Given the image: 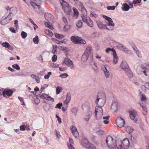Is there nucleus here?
Returning a JSON list of instances; mask_svg holds the SVG:
<instances>
[{
  "mask_svg": "<svg viewBox=\"0 0 149 149\" xmlns=\"http://www.w3.org/2000/svg\"><path fill=\"white\" fill-rule=\"evenodd\" d=\"M130 143L127 138L124 139L122 141L120 140L116 141V145L118 149H126L129 148Z\"/></svg>",
  "mask_w": 149,
  "mask_h": 149,
  "instance_id": "nucleus-1",
  "label": "nucleus"
},
{
  "mask_svg": "<svg viewBox=\"0 0 149 149\" xmlns=\"http://www.w3.org/2000/svg\"><path fill=\"white\" fill-rule=\"evenodd\" d=\"M106 97L104 94L103 93L98 94L95 101L96 106L100 107L104 106L106 102Z\"/></svg>",
  "mask_w": 149,
  "mask_h": 149,
  "instance_id": "nucleus-2",
  "label": "nucleus"
},
{
  "mask_svg": "<svg viewBox=\"0 0 149 149\" xmlns=\"http://www.w3.org/2000/svg\"><path fill=\"white\" fill-rule=\"evenodd\" d=\"M106 143L108 149H116L115 141L110 136H108L106 138Z\"/></svg>",
  "mask_w": 149,
  "mask_h": 149,
  "instance_id": "nucleus-3",
  "label": "nucleus"
},
{
  "mask_svg": "<svg viewBox=\"0 0 149 149\" xmlns=\"http://www.w3.org/2000/svg\"><path fill=\"white\" fill-rule=\"evenodd\" d=\"M102 107L96 106L95 108V118L97 119L98 120L101 119L103 113Z\"/></svg>",
  "mask_w": 149,
  "mask_h": 149,
  "instance_id": "nucleus-4",
  "label": "nucleus"
},
{
  "mask_svg": "<svg viewBox=\"0 0 149 149\" xmlns=\"http://www.w3.org/2000/svg\"><path fill=\"white\" fill-rule=\"evenodd\" d=\"M71 40L73 42L76 44L80 43L85 44L86 43L85 40L78 36H72L71 37Z\"/></svg>",
  "mask_w": 149,
  "mask_h": 149,
  "instance_id": "nucleus-5",
  "label": "nucleus"
},
{
  "mask_svg": "<svg viewBox=\"0 0 149 149\" xmlns=\"http://www.w3.org/2000/svg\"><path fill=\"white\" fill-rule=\"evenodd\" d=\"M83 146L88 149H96L95 146L88 142L87 139H85L83 142Z\"/></svg>",
  "mask_w": 149,
  "mask_h": 149,
  "instance_id": "nucleus-6",
  "label": "nucleus"
},
{
  "mask_svg": "<svg viewBox=\"0 0 149 149\" xmlns=\"http://www.w3.org/2000/svg\"><path fill=\"white\" fill-rule=\"evenodd\" d=\"M116 123L118 127L121 128L124 127L125 123L123 118L121 117H118L116 120Z\"/></svg>",
  "mask_w": 149,
  "mask_h": 149,
  "instance_id": "nucleus-7",
  "label": "nucleus"
},
{
  "mask_svg": "<svg viewBox=\"0 0 149 149\" xmlns=\"http://www.w3.org/2000/svg\"><path fill=\"white\" fill-rule=\"evenodd\" d=\"M2 92H3L2 95L3 97L8 98L11 96L13 93V91L11 89H2Z\"/></svg>",
  "mask_w": 149,
  "mask_h": 149,
  "instance_id": "nucleus-8",
  "label": "nucleus"
},
{
  "mask_svg": "<svg viewBox=\"0 0 149 149\" xmlns=\"http://www.w3.org/2000/svg\"><path fill=\"white\" fill-rule=\"evenodd\" d=\"M10 15H8L7 16H3L1 20V23L2 25L7 24L12 19V17H10Z\"/></svg>",
  "mask_w": 149,
  "mask_h": 149,
  "instance_id": "nucleus-9",
  "label": "nucleus"
},
{
  "mask_svg": "<svg viewBox=\"0 0 149 149\" xmlns=\"http://www.w3.org/2000/svg\"><path fill=\"white\" fill-rule=\"evenodd\" d=\"M64 63L71 69H73L74 67V65L73 64L72 61L68 58H65Z\"/></svg>",
  "mask_w": 149,
  "mask_h": 149,
  "instance_id": "nucleus-10",
  "label": "nucleus"
},
{
  "mask_svg": "<svg viewBox=\"0 0 149 149\" xmlns=\"http://www.w3.org/2000/svg\"><path fill=\"white\" fill-rule=\"evenodd\" d=\"M118 103L117 101H114L111 103V108L112 111L114 112L116 111L118 109Z\"/></svg>",
  "mask_w": 149,
  "mask_h": 149,
  "instance_id": "nucleus-11",
  "label": "nucleus"
},
{
  "mask_svg": "<svg viewBox=\"0 0 149 149\" xmlns=\"http://www.w3.org/2000/svg\"><path fill=\"white\" fill-rule=\"evenodd\" d=\"M40 97L42 99L47 100H52L53 102H54V100L51 97L49 96V95L45 93H42L40 95Z\"/></svg>",
  "mask_w": 149,
  "mask_h": 149,
  "instance_id": "nucleus-12",
  "label": "nucleus"
},
{
  "mask_svg": "<svg viewBox=\"0 0 149 149\" xmlns=\"http://www.w3.org/2000/svg\"><path fill=\"white\" fill-rule=\"evenodd\" d=\"M120 68L125 72L130 68L127 62L125 61H122L120 65Z\"/></svg>",
  "mask_w": 149,
  "mask_h": 149,
  "instance_id": "nucleus-13",
  "label": "nucleus"
},
{
  "mask_svg": "<svg viewBox=\"0 0 149 149\" xmlns=\"http://www.w3.org/2000/svg\"><path fill=\"white\" fill-rule=\"evenodd\" d=\"M70 129L72 132L74 137H77L79 136V134L76 127L74 126L71 127Z\"/></svg>",
  "mask_w": 149,
  "mask_h": 149,
  "instance_id": "nucleus-14",
  "label": "nucleus"
},
{
  "mask_svg": "<svg viewBox=\"0 0 149 149\" xmlns=\"http://www.w3.org/2000/svg\"><path fill=\"white\" fill-rule=\"evenodd\" d=\"M106 25L107 26L106 29L112 31L113 29L115 24L113 22V21L112 20L108 22Z\"/></svg>",
  "mask_w": 149,
  "mask_h": 149,
  "instance_id": "nucleus-15",
  "label": "nucleus"
},
{
  "mask_svg": "<svg viewBox=\"0 0 149 149\" xmlns=\"http://www.w3.org/2000/svg\"><path fill=\"white\" fill-rule=\"evenodd\" d=\"M0 44L3 47L6 48L10 50H12L13 48L7 42H0Z\"/></svg>",
  "mask_w": 149,
  "mask_h": 149,
  "instance_id": "nucleus-16",
  "label": "nucleus"
},
{
  "mask_svg": "<svg viewBox=\"0 0 149 149\" xmlns=\"http://www.w3.org/2000/svg\"><path fill=\"white\" fill-rule=\"evenodd\" d=\"M10 13L9 15H10V17L12 18L13 16L16 14L17 10L16 7H13L10 9Z\"/></svg>",
  "mask_w": 149,
  "mask_h": 149,
  "instance_id": "nucleus-17",
  "label": "nucleus"
},
{
  "mask_svg": "<svg viewBox=\"0 0 149 149\" xmlns=\"http://www.w3.org/2000/svg\"><path fill=\"white\" fill-rule=\"evenodd\" d=\"M97 25L99 29H106L107 26L103 24L100 20H97L96 22Z\"/></svg>",
  "mask_w": 149,
  "mask_h": 149,
  "instance_id": "nucleus-18",
  "label": "nucleus"
},
{
  "mask_svg": "<svg viewBox=\"0 0 149 149\" xmlns=\"http://www.w3.org/2000/svg\"><path fill=\"white\" fill-rule=\"evenodd\" d=\"M130 118L134 120L135 117L137 115V111L134 110H132L130 111Z\"/></svg>",
  "mask_w": 149,
  "mask_h": 149,
  "instance_id": "nucleus-19",
  "label": "nucleus"
},
{
  "mask_svg": "<svg viewBox=\"0 0 149 149\" xmlns=\"http://www.w3.org/2000/svg\"><path fill=\"white\" fill-rule=\"evenodd\" d=\"M71 94L70 93L68 92L67 94L66 99L64 102V103L66 104H68L71 100Z\"/></svg>",
  "mask_w": 149,
  "mask_h": 149,
  "instance_id": "nucleus-20",
  "label": "nucleus"
},
{
  "mask_svg": "<svg viewBox=\"0 0 149 149\" xmlns=\"http://www.w3.org/2000/svg\"><path fill=\"white\" fill-rule=\"evenodd\" d=\"M39 0H37L36 1H33V0H31V1L30 2V3L32 6L33 8H39V6L37 5L35 2H37V1H38Z\"/></svg>",
  "mask_w": 149,
  "mask_h": 149,
  "instance_id": "nucleus-21",
  "label": "nucleus"
},
{
  "mask_svg": "<svg viewBox=\"0 0 149 149\" xmlns=\"http://www.w3.org/2000/svg\"><path fill=\"white\" fill-rule=\"evenodd\" d=\"M65 12L68 14H70L72 11L71 7L69 5L63 9Z\"/></svg>",
  "mask_w": 149,
  "mask_h": 149,
  "instance_id": "nucleus-22",
  "label": "nucleus"
},
{
  "mask_svg": "<svg viewBox=\"0 0 149 149\" xmlns=\"http://www.w3.org/2000/svg\"><path fill=\"white\" fill-rule=\"evenodd\" d=\"M91 111H89L86 113L84 118L85 120L86 121H88L90 118L92 114Z\"/></svg>",
  "mask_w": 149,
  "mask_h": 149,
  "instance_id": "nucleus-23",
  "label": "nucleus"
},
{
  "mask_svg": "<svg viewBox=\"0 0 149 149\" xmlns=\"http://www.w3.org/2000/svg\"><path fill=\"white\" fill-rule=\"evenodd\" d=\"M45 19L47 21H49L53 18L52 15L50 13H46L44 15Z\"/></svg>",
  "mask_w": 149,
  "mask_h": 149,
  "instance_id": "nucleus-24",
  "label": "nucleus"
},
{
  "mask_svg": "<svg viewBox=\"0 0 149 149\" xmlns=\"http://www.w3.org/2000/svg\"><path fill=\"white\" fill-rule=\"evenodd\" d=\"M60 2L63 9L69 5V4L64 0H60Z\"/></svg>",
  "mask_w": 149,
  "mask_h": 149,
  "instance_id": "nucleus-25",
  "label": "nucleus"
},
{
  "mask_svg": "<svg viewBox=\"0 0 149 149\" xmlns=\"http://www.w3.org/2000/svg\"><path fill=\"white\" fill-rule=\"evenodd\" d=\"M125 72L129 77L132 78L133 77V73L130 70V68L125 71Z\"/></svg>",
  "mask_w": 149,
  "mask_h": 149,
  "instance_id": "nucleus-26",
  "label": "nucleus"
},
{
  "mask_svg": "<svg viewBox=\"0 0 149 149\" xmlns=\"http://www.w3.org/2000/svg\"><path fill=\"white\" fill-rule=\"evenodd\" d=\"M122 6V9L123 11H128L130 9L129 6L126 3L123 4Z\"/></svg>",
  "mask_w": 149,
  "mask_h": 149,
  "instance_id": "nucleus-27",
  "label": "nucleus"
},
{
  "mask_svg": "<svg viewBox=\"0 0 149 149\" xmlns=\"http://www.w3.org/2000/svg\"><path fill=\"white\" fill-rule=\"evenodd\" d=\"M119 47L120 49L126 53H128V52L129 51L127 48H126L124 46L121 44H119Z\"/></svg>",
  "mask_w": 149,
  "mask_h": 149,
  "instance_id": "nucleus-28",
  "label": "nucleus"
},
{
  "mask_svg": "<svg viewBox=\"0 0 149 149\" xmlns=\"http://www.w3.org/2000/svg\"><path fill=\"white\" fill-rule=\"evenodd\" d=\"M132 47L134 51L135 52L136 54L138 56V57H141V56L140 52V51L138 50L136 46L134 45L132 46Z\"/></svg>",
  "mask_w": 149,
  "mask_h": 149,
  "instance_id": "nucleus-29",
  "label": "nucleus"
},
{
  "mask_svg": "<svg viewBox=\"0 0 149 149\" xmlns=\"http://www.w3.org/2000/svg\"><path fill=\"white\" fill-rule=\"evenodd\" d=\"M78 111L77 108L75 107H72L71 109L72 113L73 115H76L78 113Z\"/></svg>",
  "mask_w": 149,
  "mask_h": 149,
  "instance_id": "nucleus-30",
  "label": "nucleus"
},
{
  "mask_svg": "<svg viewBox=\"0 0 149 149\" xmlns=\"http://www.w3.org/2000/svg\"><path fill=\"white\" fill-rule=\"evenodd\" d=\"M113 62L114 64H116L118 62V57L117 55V54L116 52L114 53H113Z\"/></svg>",
  "mask_w": 149,
  "mask_h": 149,
  "instance_id": "nucleus-31",
  "label": "nucleus"
},
{
  "mask_svg": "<svg viewBox=\"0 0 149 149\" xmlns=\"http://www.w3.org/2000/svg\"><path fill=\"white\" fill-rule=\"evenodd\" d=\"M92 47H88L86 49L84 53L88 55V56L90 55L91 53Z\"/></svg>",
  "mask_w": 149,
  "mask_h": 149,
  "instance_id": "nucleus-32",
  "label": "nucleus"
},
{
  "mask_svg": "<svg viewBox=\"0 0 149 149\" xmlns=\"http://www.w3.org/2000/svg\"><path fill=\"white\" fill-rule=\"evenodd\" d=\"M89 56L88 55L84 53L82 56V61L84 62L86 61L87 60Z\"/></svg>",
  "mask_w": 149,
  "mask_h": 149,
  "instance_id": "nucleus-33",
  "label": "nucleus"
},
{
  "mask_svg": "<svg viewBox=\"0 0 149 149\" xmlns=\"http://www.w3.org/2000/svg\"><path fill=\"white\" fill-rule=\"evenodd\" d=\"M109 117L110 116H109L103 117V119L104 120L103 121V122L104 124H107L109 123L108 120Z\"/></svg>",
  "mask_w": 149,
  "mask_h": 149,
  "instance_id": "nucleus-34",
  "label": "nucleus"
},
{
  "mask_svg": "<svg viewBox=\"0 0 149 149\" xmlns=\"http://www.w3.org/2000/svg\"><path fill=\"white\" fill-rule=\"evenodd\" d=\"M125 128L127 132L128 133H131L133 131V129L130 127H126Z\"/></svg>",
  "mask_w": 149,
  "mask_h": 149,
  "instance_id": "nucleus-35",
  "label": "nucleus"
},
{
  "mask_svg": "<svg viewBox=\"0 0 149 149\" xmlns=\"http://www.w3.org/2000/svg\"><path fill=\"white\" fill-rule=\"evenodd\" d=\"M45 32L47 35L49 36H52L53 35V33L49 30L48 29H46L45 31Z\"/></svg>",
  "mask_w": 149,
  "mask_h": 149,
  "instance_id": "nucleus-36",
  "label": "nucleus"
},
{
  "mask_svg": "<svg viewBox=\"0 0 149 149\" xmlns=\"http://www.w3.org/2000/svg\"><path fill=\"white\" fill-rule=\"evenodd\" d=\"M62 88L60 86H58L56 88V93L57 94H58L62 91Z\"/></svg>",
  "mask_w": 149,
  "mask_h": 149,
  "instance_id": "nucleus-37",
  "label": "nucleus"
},
{
  "mask_svg": "<svg viewBox=\"0 0 149 149\" xmlns=\"http://www.w3.org/2000/svg\"><path fill=\"white\" fill-rule=\"evenodd\" d=\"M109 51H111L113 52V53L116 52L115 50L113 48H111L109 47L107 48L105 50V52L106 53H108Z\"/></svg>",
  "mask_w": 149,
  "mask_h": 149,
  "instance_id": "nucleus-38",
  "label": "nucleus"
},
{
  "mask_svg": "<svg viewBox=\"0 0 149 149\" xmlns=\"http://www.w3.org/2000/svg\"><path fill=\"white\" fill-rule=\"evenodd\" d=\"M83 24L81 20H78L77 23H76V26L78 28H81Z\"/></svg>",
  "mask_w": 149,
  "mask_h": 149,
  "instance_id": "nucleus-39",
  "label": "nucleus"
},
{
  "mask_svg": "<svg viewBox=\"0 0 149 149\" xmlns=\"http://www.w3.org/2000/svg\"><path fill=\"white\" fill-rule=\"evenodd\" d=\"M101 69L104 72V74H105V72L108 70L106 66L104 65H102Z\"/></svg>",
  "mask_w": 149,
  "mask_h": 149,
  "instance_id": "nucleus-40",
  "label": "nucleus"
},
{
  "mask_svg": "<svg viewBox=\"0 0 149 149\" xmlns=\"http://www.w3.org/2000/svg\"><path fill=\"white\" fill-rule=\"evenodd\" d=\"M77 4L79 5L80 6V8L82 10H85V8H84L83 3L80 1H78V3Z\"/></svg>",
  "mask_w": 149,
  "mask_h": 149,
  "instance_id": "nucleus-41",
  "label": "nucleus"
},
{
  "mask_svg": "<svg viewBox=\"0 0 149 149\" xmlns=\"http://www.w3.org/2000/svg\"><path fill=\"white\" fill-rule=\"evenodd\" d=\"M55 35L56 37L58 39L62 38L64 37L63 35L56 33H55Z\"/></svg>",
  "mask_w": 149,
  "mask_h": 149,
  "instance_id": "nucleus-42",
  "label": "nucleus"
},
{
  "mask_svg": "<svg viewBox=\"0 0 149 149\" xmlns=\"http://www.w3.org/2000/svg\"><path fill=\"white\" fill-rule=\"evenodd\" d=\"M34 43L35 44H38L39 42L38 37L37 36H36V37L33 39Z\"/></svg>",
  "mask_w": 149,
  "mask_h": 149,
  "instance_id": "nucleus-43",
  "label": "nucleus"
},
{
  "mask_svg": "<svg viewBox=\"0 0 149 149\" xmlns=\"http://www.w3.org/2000/svg\"><path fill=\"white\" fill-rule=\"evenodd\" d=\"M57 46L56 45H53V49L52 50V52L53 54H55L56 52Z\"/></svg>",
  "mask_w": 149,
  "mask_h": 149,
  "instance_id": "nucleus-44",
  "label": "nucleus"
},
{
  "mask_svg": "<svg viewBox=\"0 0 149 149\" xmlns=\"http://www.w3.org/2000/svg\"><path fill=\"white\" fill-rule=\"evenodd\" d=\"M142 107L143 108V110L144 111L143 113V114L144 115H146L147 113V109L146 107V106H142Z\"/></svg>",
  "mask_w": 149,
  "mask_h": 149,
  "instance_id": "nucleus-45",
  "label": "nucleus"
},
{
  "mask_svg": "<svg viewBox=\"0 0 149 149\" xmlns=\"http://www.w3.org/2000/svg\"><path fill=\"white\" fill-rule=\"evenodd\" d=\"M143 68L146 70H149V63H147L144 64L143 65Z\"/></svg>",
  "mask_w": 149,
  "mask_h": 149,
  "instance_id": "nucleus-46",
  "label": "nucleus"
},
{
  "mask_svg": "<svg viewBox=\"0 0 149 149\" xmlns=\"http://www.w3.org/2000/svg\"><path fill=\"white\" fill-rule=\"evenodd\" d=\"M102 17L104 18L106 20L108 21V22L112 21V19L110 17H109L106 15H103Z\"/></svg>",
  "mask_w": 149,
  "mask_h": 149,
  "instance_id": "nucleus-47",
  "label": "nucleus"
},
{
  "mask_svg": "<svg viewBox=\"0 0 149 149\" xmlns=\"http://www.w3.org/2000/svg\"><path fill=\"white\" fill-rule=\"evenodd\" d=\"M68 76V74L67 73H65L62 74L60 75L59 76L60 77H61L62 79L65 78L67 77Z\"/></svg>",
  "mask_w": 149,
  "mask_h": 149,
  "instance_id": "nucleus-48",
  "label": "nucleus"
},
{
  "mask_svg": "<svg viewBox=\"0 0 149 149\" xmlns=\"http://www.w3.org/2000/svg\"><path fill=\"white\" fill-rule=\"evenodd\" d=\"M12 67L13 68L16 69L17 70H19L20 68L19 65L17 64H15L12 65Z\"/></svg>",
  "mask_w": 149,
  "mask_h": 149,
  "instance_id": "nucleus-49",
  "label": "nucleus"
},
{
  "mask_svg": "<svg viewBox=\"0 0 149 149\" xmlns=\"http://www.w3.org/2000/svg\"><path fill=\"white\" fill-rule=\"evenodd\" d=\"M21 35L23 38H25L27 36V33L24 31H22L21 33Z\"/></svg>",
  "mask_w": 149,
  "mask_h": 149,
  "instance_id": "nucleus-50",
  "label": "nucleus"
},
{
  "mask_svg": "<svg viewBox=\"0 0 149 149\" xmlns=\"http://www.w3.org/2000/svg\"><path fill=\"white\" fill-rule=\"evenodd\" d=\"M52 40L53 41L55 42L57 44H61L63 43V42H60L57 39L55 38H52Z\"/></svg>",
  "mask_w": 149,
  "mask_h": 149,
  "instance_id": "nucleus-51",
  "label": "nucleus"
},
{
  "mask_svg": "<svg viewBox=\"0 0 149 149\" xmlns=\"http://www.w3.org/2000/svg\"><path fill=\"white\" fill-rule=\"evenodd\" d=\"M87 25L91 27H92L93 26V21L91 20H90L88 22V21L86 23Z\"/></svg>",
  "mask_w": 149,
  "mask_h": 149,
  "instance_id": "nucleus-52",
  "label": "nucleus"
},
{
  "mask_svg": "<svg viewBox=\"0 0 149 149\" xmlns=\"http://www.w3.org/2000/svg\"><path fill=\"white\" fill-rule=\"evenodd\" d=\"M73 10L75 15L77 16L79 15L78 11L76 8L74 7L73 8Z\"/></svg>",
  "mask_w": 149,
  "mask_h": 149,
  "instance_id": "nucleus-53",
  "label": "nucleus"
},
{
  "mask_svg": "<svg viewBox=\"0 0 149 149\" xmlns=\"http://www.w3.org/2000/svg\"><path fill=\"white\" fill-rule=\"evenodd\" d=\"M115 6H108L107 7V9L108 10H114L115 9Z\"/></svg>",
  "mask_w": 149,
  "mask_h": 149,
  "instance_id": "nucleus-54",
  "label": "nucleus"
},
{
  "mask_svg": "<svg viewBox=\"0 0 149 149\" xmlns=\"http://www.w3.org/2000/svg\"><path fill=\"white\" fill-rule=\"evenodd\" d=\"M69 26L68 25H66L63 28V31H67L69 29Z\"/></svg>",
  "mask_w": 149,
  "mask_h": 149,
  "instance_id": "nucleus-55",
  "label": "nucleus"
},
{
  "mask_svg": "<svg viewBox=\"0 0 149 149\" xmlns=\"http://www.w3.org/2000/svg\"><path fill=\"white\" fill-rule=\"evenodd\" d=\"M104 132V130H98L97 132V134L100 135H102L103 134Z\"/></svg>",
  "mask_w": 149,
  "mask_h": 149,
  "instance_id": "nucleus-56",
  "label": "nucleus"
},
{
  "mask_svg": "<svg viewBox=\"0 0 149 149\" xmlns=\"http://www.w3.org/2000/svg\"><path fill=\"white\" fill-rule=\"evenodd\" d=\"M141 100L143 102H145L146 100V97L144 94H142L141 95Z\"/></svg>",
  "mask_w": 149,
  "mask_h": 149,
  "instance_id": "nucleus-57",
  "label": "nucleus"
},
{
  "mask_svg": "<svg viewBox=\"0 0 149 149\" xmlns=\"http://www.w3.org/2000/svg\"><path fill=\"white\" fill-rule=\"evenodd\" d=\"M82 18L83 21L85 23H86L88 22V20L87 17L84 15H82L81 16Z\"/></svg>",
  "mask_w": 149,
  "mask_h": 149,
  "instance_id": "nucleus-58",
  "label": "nucleus"
},
{
  "mask_svg": "<svg viewBox=\"0 0 149 149\" xmlns=\"http://www.w3.org/2000/svg\"><path fill=\"white\" fill-rule=\"evenodd\" d=\"M57 58V56H56V55H54L52 57V61L53 62H55L56 61Z\"/></svg>",
  "mask_w": 149,
  "mask_h": 149,
  "instance_id": "nucleus-59",
  "label": "nucleus"
},
{
  "mask_svg": "<svg viewBox=\"0 0 149 149\" xmlns=\"http://www.w3.org/2000/svg\"><path fill=\"white\" fill-rule=\"evenodd\" d=\"M51 66L55 68H58L59 66V65L57 64L56 63H52L51 64Z\"/></svg>",
  "mask_w": 149,
  "mask_h": 149,
  "instance_id": "nucleus-60",
  "label": "nucleus"
},
{
  "mask_svg": "<svg viewBox=\"0 0 149 149\" xmlns=\"http://www.w3.org/2000/svg\"><path fill=\"white\" fill-rule=\"evenodd\" d=\"M110 73L108 70L105 73L104 75L107 78H108L110 76Z\"/></svg>",
  "mask_w": 149,
  "mask_h": 149,
  "instance_id": "nucleus-61",
  "label": "nucleus"
},
{
  "mask_svg": "<svg viewBox=\"0 0 149 149\" xmlns=\"http://www.w3.org/2000/svg\"><path fill=\"white\" fill-rule=\"evenodd\" d=\"M68 149H74L73 146L72 144H69V143L68 144Z\"/></svg>",
  "mask_w": 149,
  "mask_h": 149,
  "instance_id": "nucleus-62",
  "label": "nucleus"
},
{
  "mask_svg": "<svg viewBox=\"0 0 149 149\" xmlns=\"http://www.w3.org/2000/svg\"><path fill=\"white\" fill-rule=\"evenodd\" d=\"M26 127L24 125H22L20 126V130L21 131H24L25 130Z\"/></svg>",
  "mask_w": 149,
  "mask_h": 149,
  "instance_id": "nucleus-63",
  "label": "nucleus"
},
{
  "mask_svg": "<svg viewBox=\"0 0 149 149\" xmlns=\"http://www.w3.org/2000/svg\"><path fill=\"white\" fill-rule=\"evenodd\" d=\"M90 16L94 17H98V15L94 13H91Z\"/></svg>",
  "mask_w": 149,
  "mask_h": 149,
  "instance_id": "nucleus-64",
  "label": "nucleus"
}]
</instances>
